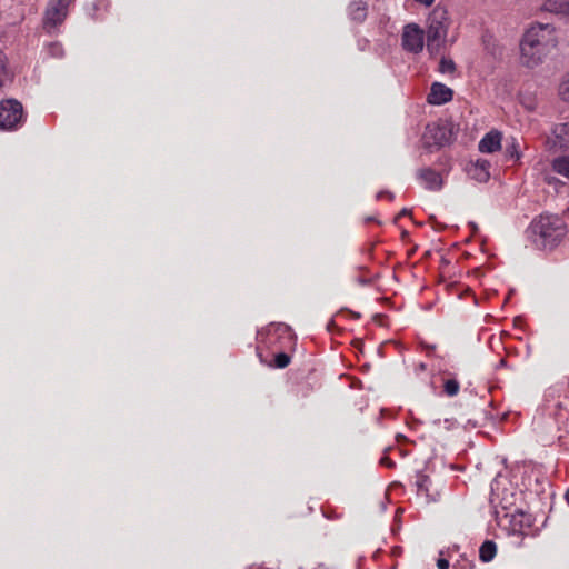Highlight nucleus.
<instances>
[{
	"instance_id": "1",
	"label": "nucleus",
	"mask_w": 569,
	"mask_h": 569,
	"mask_svg": "<svg viewBox=\"0 0 569 569\" xmlns=\"http://www.w3.org/2000/svg\"><path fill=\"white\" fill-rule=\"evenodd\" d=\"M559 43L557 30L551 23H532L520 41L521 63L527 68L541 64L557 49Z\"/></svg>"
},
{
	"instance_id": "2",
	"label": "nucleus",
	"mask_w": 569,
	"mask_h": 569,
	"mask_svg": "<svg viewBox=\"0 0 569 569\" xmlns=\"http://www.w3.org/2000/svg\"><path fill=\"white\" fill-rule=\"evenodd\" d=\"M563 220L557 214L542 213L526 230L527 239L538 249H552L565 237Z\"/></svg>"
},
{
	"instance_id": "3",
	"label": "nucleus",
	"mask_w": 569,
	"mask_h": 569,
	"mask_svg": "<svg viewBox=\"0 0 569 569\" xmlns=\"http://www.w3.org/2000/svg\"><path fill=\"white\" fill-rule=\"evenodd\" d=\"M428 22L427 50L431 54H436L439 52L448 34V11L442 7H436L430 13Z\"/></svg>"
},
{
	"instance_id": "4",
	"label": "nucleus",
	"mask_w": 569,
	"mask_h": 569,
	"mask_svg": "<svg viewBox=\"0 0 569 569\" xmlns=\"http://www.w3.org/2000/svg\"><path fill=\"white\" fill-rule=\"evenodd\" d=\"M545 409L553 416L557 423H563L569 417V387L559 383L547 389Z\"/></svg>"
},
{
	"instance_id": "5",
	"label": "nucleus",
	"mask_w": 569,
	"mask_h": 569,
	"mask_svg": "<svg viewBox=\"0 0 569 569\" xmlns=\"http://www.w3.org/2000/svg\"><path fill=\"white\" fill-rule=\"evenodd\" d=\"M452 140V126L448 122L429 123L422 134V142L426 148H441L450 144Z\"/></svg>"
},
{
	"instance_id": "6",
	"label": "nucleus",
	"mask_w": 569,
	"mask_h": 569,
	"mask_svg": "<svg viewBox=\"0 0 569 569\" xmlns=\"http://www.w3.org/2000/svg\"><path fill=\"white\" fill-rule=\"evenodd\" d=\"M74 0H49L44 14L43 28L51 33L60 24H62L69 14V9Z\"/></svg>"
},
{
	"instance_id": "7",
	"label": "nucleus",
	"mask_w": 569,
	"mask_h": 569,
	"mask_svg": "<svg viewBox=\"0 0 569 569\" xmlns=\"http://www.w3.org/2000/svg\"><path fill=\"white\" fill-rule=\"evenodd\" d=\"M23 120V107L16 99H7L0 102V129L13 130Z\"/></svg>"
},
{
	"instance_id": "8",
	"label": "nucleus",
	"mask_w": 569,
	"mask_h": 569,
	"mask_svg": "<svg viewBox=\"0 0 569 569\" xmlns=\"http://www.w3.org/2000/svg\"><path fill=\"white\" fill-rule=\"evenodd\" d=\"M425 33L416 23L407 24L402 32V47L405 50L418 53L423 49Z\"/></svg>"
},
{
	"instance_id": "9",
	"label": "nucleus",
	"mask_w": 569,
	"mask_h": 569,
	"mask_svg": "<svg viewBox=\"0 0 569 569\" xmlns=\"http://www.w3.org/2000/svg\"><path fill=\"white\" fill-rule=\"evenodd\" d=\"M420 183L430 191H439L443 186V179L439 172L431 168H422L417 171Z\"/></svg>"
},
{
	"instance_id": "10",
	"label": "nucleus",
	"mask_w": 569,
	"mask_h": 569,
	"mask_svg": "<svg viewBox=\"0 0 569 569\" xmlns=\"http://www.w3.org/2000/svg\"><path fill=\"white\" fill-rule=\"evenodd\" d=\"M453 97V91L443 83L435 82L430 88L427 101L430 104L440 106L449 102Z\"/></svg>"
},
{
	"instance_id": "11",
	"label": "nucleus",
	"mask_w": 569,
	"mask_h": 569,
	"mask_svg": "<svg viewBox=\"0 0 569 569\" xmlns=\"http://www.w3.org/2000/svg\"><path fill=\"white\" fill-rule=\"evenodd\" d=\"M490 163L487 160H478L475 163H470L467 168L468 174L479 181L486 182L490 177Z\"/></svg>"
},
{
	"instance_id": "12",
	"label": "nucleus",
	"mask_w": 569,
	"mask_h": 569,
	"mask_svg": "<svg viewBox=\"0 0 569 569\" xmlns=\"http://www.w3.org/2000/svg\"><path fill=\"white\" fill-rule=\"evenodd\" d=\"M501 147V134L498 131L488 132L479 142V150L485 153H492Z\"/></svg>"
},
{
	"instance_id": "13",
	"label": "nucleus",
	"mask_w": 569,
	"mask_h": 569,
	"mask_svg": "<svg viewBox=\"0 0 569 569\" xmlns=\"http://www.w3.org/2000/svg\"><path fill=\"white\" fill-rule=\"evenodd\" d=\"M553 144L560 149L569 148V122L558 123L552 129Z\"/></svg>"
},
{
	"instance_id": "14",
	"label": "nucleus",
	"mask_w": 569,
	"mask_h": 569,
	"mask_svg": "<svg viewBox=\"0 0 569 569\" xmlns=\"http://www.w3.org/2000/svg\"><path fill=\"white\" fill-rule=\"evenodd\" d=\"M542 10L556 14L569 16V0H546L542 4Z\"/></svg>"
},
{
	"instance_id": "15",
	"label": "nucleus",
	"mask_w": 569,
	"mask_h": 569,
	"mask_svg": "<svg viewBox=\"0 0 569 569\" xmlns=\"http://www.w3.org/2000/svg\"><path fill=\"white\" fill-rule=\"evenodd\" d=\"M349 16L355 21H363L367 17V3L362 0L351 1L349 6Z\"/></svg>"
},
{
	"instance_id": "16",
	"label": "nucleus",
	"mask_w": 569,
	"mask_h": 569,
	"mask_svg": "<svg viewBox=\"0 0 569 569\" xmlns=\"http://www.w3.org/2000/svg\"><path fill=\"white\" fill-rule=\"evenodd\" d=\"M497 555V545L492 540H486L479 548V559L482 562H490Z\"/></svg>"
},
{
	"instance_id": "17",
	"label": "nucleus",
	"mask_w": 569,
	"mask_h": 569,
	"mask_svg": "<svg viewBox=\"0 0 569 569\" xmlns=\"http://www.w3.org/2000/svg\"><path fill=\"white\" fill-rule=\"evenodd\" d=\"M551 167L555 172L569 179V154L555 158Z\"/></svg>"
},
{
	"instance_id": "18",
	"label": "nucleus",
	"mask_w": 569,
	"mask_h": 569,
	"mask_svg": "<svg viewBox=\"0 0 569 569\" xmlns=\"http://www.w3.org/2000/svg\"><path fill=\"white\" fill-rule=\"evenodd\" d=\"M416 487L418 495L425 496L427 498L431 497L430 495V485L431 480L429 476L419 473L416 478Z\"/></svg>"
},
{
	"instance_id": "19",
	"label": "nucleus",
	"mask_w": 569,
	"mask_h": 569,
	"mask_svg": "<svg viewBox=\"0 0 569 569\" xmlns=\"http://www.w3.org/2000/svg\"><path fill=\"white\" fill-rule=\"evenodd\" d=\"M521 144L516 138H511L506 144V156L508 159L518 161L521 157Z\"/></svg>"
},
{
	"instance_id": "20",
	"label": "nucleus",
	"mask_w": 569,
	"mask_h": 569,
	"mask_svg": "<svg viewBox=\"0 0 569 569\" xmlns=\"http://www.w3.org/2000/svg\"><path fill=\"white\" fill-rule=\"evenodd\" d=\"M482 42L485 46V50L492 54L493 57L501 53L500 47L498 46L496 39L490 34H485L482 37Z\"/></svg>"
},
{
	"instance_id": "21",
	"label": "nucleus",
	"mask_w": 569,
	"mask_h": 569,
	"mask_svg": "<svg viewBox=\"0 0 569 569\" xmlns=\"http://www.w3.org/2000/svg\"><path fill=\"white\" fill-rule=\"evenodd\" d=\"M460 385L456 379H448L443 385V390L447 396L455 397L458 395Z\"/></svg>"
},
{
	"instance_id": "22",
	"label": "nucleus",
	"mask_w": 569,
	"mask_h": 569,
	"mask_svg": "<svg viewBox=\"0 0 569 569\" xmlns=\"http://www.w3.org/2000/svg\"><path fill=\"white\" fill-rule=\"evenodd\" d=\"M48 54L52 58H62L64 56V50L61 43L51 42L47 47Z\"/></svg>"
},
{
	"instance_id": "23",
	"label": "nucleus",
	"mask_w": 569,
	"mask_h": 569,
	"mask_svg": "<svg viewBox=\"0 0 569 569\" xmlns=\"http://www.w3.org/2000/svg\"><path fill=\"white\" fill-rule=\"evenodd\" d=\"M455 70H456V64H455L453 60L442 57L440 60V63H439V71L441 73H453Z\"/></svg>"
},
{
	"instance_id": "24",
	"label": "nucleus",
	"mask_w": 569,
	"mask_h": 569,
	"mask_svg": "<svg viewBox=\"0 0 569 569\" xmlns=\"http://www.w3.org/2000/svg\"><path fill=\"white\" fill-rule=\"evenodd\" d=\"M290 363V357L284 352H279L274 357V367L283 369Z\"/></svg>"
},
{
	"instance_id": "25",
	"label": "nucleus",
	"mask_w": 569,
	"mask_h": 569,
	"mask_svg": "<svg viewBox=\"0 0 569 569\" xmlns=\"http://www.w3.org/2000/svg\"><path fill=\"white\" fill-rule=\"evenodd\" d=\"M7 79V56L0 51V87L4 84Z\"/></svg>"
},
{
	"instance_id": "26",
	"label": "nucleus",
	"mask_w": 569,
	"mask_h": 569,
	"mask_svg": "<svg viewBox=\"0 0 569 569\" xmlns=\"http://www.w3.org/2000/svg\"><path fill=\"white\" fill-rule=\"evenodd\" d=\"M559 94L561 96L562 100L569 101V72L567 78L561 82L559 87Z\"/></svg>"
},
{
	"instance_id": "27",
	"label": "nucleus",
	"mask_w": 569,
	"mask_h": 569,
	"mask_svg": "<svg viewBox=\"0 0 569 569\" xmlns=\"http://www.w3.org/2000/svg\"><path fill=\"white\" fill-rule=\"evenodd\" d=\"M449 561L445 558H439L437 560V567L438 569H449Z\"/></svg>"
},
{
	"instance_id": "28",
	"label": "nucleus",
	"mask_w": 569,
	"mask_h": 569,
	"mask_svg": "<svg viewBox=\"0 0 569 569\" xmlns=\"http://www.w3.org/2000/svg\"><path fill=\"white\" fill-rule=\"evenodd\" d=\"M380 463H381V465H383V466H386V467H388V468H393V467H395V465H396V463H395L390 458H388V457H383V458H381V459H380Z\"/></svg>"
},
{
	"instance_id": "29",
	"label": "nucleus",
	"mask_w": 569,
	"mask_h": 569,
	"mask_svg": "<svg viewBox=\"0 0 569 569\" xmlns=\"http://www.w3.org/2000/svg\"><path fill=\"white\" fill-rule=\"evenodd\" d=\"M383 197H387L389 200H392L393 199V193H391L390 191H380L377 194V199H381Z\"/></svg>"
},
{
	"instance_id": "30",
	"label": "nucleus",
	"mask_w": 569,
	"mask_h": 569,
	"mask_svg": "<svg viewBox=\"0 0 569 569\" xmlns=\"http://www.w3.org/2000/svg\"><path fill=\"white\" fill-rule=\"evenodd\" d=\"M415 1L420 4H423L426 7H430L435 2V0H415Z\"/></svg>"
},
{
	"instance_id": "31",
	"label": "nucleus",
	"mask_w": 569,
	"mask_h": 569,
	"mask_svg": "<svg viewBox=\"0 0 569 569\" xmlns=\"http://www.w3.org/2000/svg\"><path fill=\"white\" fill-rule=\"evenodd\" d=\"M409 210L408 209H402L399 214L396 217V220H398L399 218L403 217V216H407L409 214Z\"/></svg>"
},
{
	"instance_id": "32",
	"label": "nucleus",
	"mask_w": 569,
	"mask_h": 569,
	"mask_svg": "<svg viewBox=\"0 0 569 569\" xmlns=\"http://www.w3.org/2000/svg\"><path fill=\"white\" fill-rule=\"evenodd\" d=\"M507 365L505 359H500L499 363L497 365V368L505 367Z\"/></svg>"
},
{
	"instance_id": "33",
	"label": "nucleus",
	"mask_w": 569,
	"mask_h": 569,
	"mask_svg": "<svg viewBox=\"0 0 569 569\" xmlns=\"http://www.w3.org/2000/svg\"><path fill=\"white\" fill-rule=\"evenodd\" d=\"M418 369L421 370V371L426 370V365L422 363V362L419 363Z\"/></svg>"
},
{
	"instance_id": "34",
	"label": "nucleus",
	"mask_w": 569,
	"mask_h": 569,
	"mask_svg": "<svg viewBox=\"0 0 569 569\" xmlns=\"http://www.w3.org/2000/svg\"><path fill=\"white\" fill-rule=\"evenodd\" d=\"M426 348L431 349V350H433V349H435V347H433V346H432V347H431V346H426Z\"/></svg>"
}]
</instances>
